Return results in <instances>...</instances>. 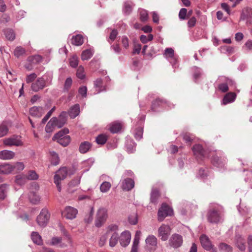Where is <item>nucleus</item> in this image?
<instances>
[{"instance_id":"f257e3e1","label":"nucleus","mask_w":252,"mask_h":252,"mask_svg":"<svg viewBox=\"0 0 252 252\" xmlns=\"http://www.w3.org/2000/svg\"><path fill=\"white\" fill-rule=\"evenodd\" d=\"M106 234L111 235L109 240V246L111 247H115L118 242L120 237L118 233V225L114 224L109 225L106 228Z\"/></svg>"},{"instance_id":"f03ea898","label":"nucleus","mask_w":252,"mask_h":252,"mask_svg":"<svg viewBox=\"0 0 252 252\" xmlns=\"http://www.w3.org/2000/svg\"><path fill=\"white\" fill-rule=\"evenodd\" d=\"M108 217V210L106 208L100 207L97 211L94 220L95 226L100 227L106 222Z\"/></svg>"},{"instance_id":"7ed1b4c3","label":"nucleus","mask_w":252,"mask_h":252,"mask_svg":"<svg viewBox=\"0 0 252 252\" xmlns=\"http://www.w3.org/2000/svg\"><path fill=\"white\" fill-rule=\"evenodd\" d=\"M67 173L68 171L67 168L63 167L61 168L58 171H57L54 176V183L56 184L58 190L59 192H61L62 190L61 182L66 177Z\"/></svg>"},{"instance_id":"20e7f679","label":"nucleus","mask_w":252,"mask_h":252,"mask_svg":"<svg viewBox=\"0 0 252 252\" xmlns=\"http://www.w3.org/2000/svg\"><path fill=\"white\" fill-rule=\"evenodd\" d=\"M50 214L46 208H43L40 211L39 215L37 217L36 221L38 224L42 227H45L49 220Z\"/></svg>"},{"instance_id":"39448f33","label":"nucleus","mask_w":252,"mask_h":252,"mask_svg":"<svg viewBox=\"0 0 252 252\" xmlns=\"http://www.w3.org/2000/svg\"><path fill=\"white\" fill-rule=\"evenodd\" d=\"M173 213L172 209L165 203H163L159 209L158 213V219L162 221L168 216H171Z\"/></svg>"},{"instance_id":"423d86ee","label":"nucleus","mask_w":252,"mask_h":252,"mask_svg":"<svg viewBox=\"0 0 252 252\" xmlns=\"http://www.w3.org/2000/svg\"><path fill=\"white\" fill-rule=\"evenodd\" d=\"M163 56L172 64L173 68H176L178 66L177 58L175 55L174 51L172 48H166Z\"/></svg>"},{"instance_id":"0eeeda50","label":"nucleus","mask_w":252,"mask_h":252,"mask_svg":"<svg viewBox=\"0 0 252 252\" xmlns=\"http://www.w3.org/2000/svg\"><path fill=\"white\" fill-rule=\"evenodd\" d=\"M158 237H159L162 241H165L168 240L170 235V227L168 225L162 224L158 228Z\"/></svg>"},{"instance_id":"6e6552de","label":"nucleus","mask_w":252,"mask_h":252,"mask_svg":"<svg viewBox=\"0 0 252 252\" xmlns=\"http://www.w3.org/2000/svg\"><path fill=\"white\" fill-rule=\"evenodd\" d=\"M192 150L196 158L198 160H202L205 158L209 157L207 152L205 151L200 144L194 145L192 148Z\"/></svg>"},{"instance_id":"1a4fd4ad","label":"nucleus","mask_w":252,"mask_h":252,"mask_svg":"<svg viewBox=\"0 0 252 252\" xmlns=\"http://www.w3.org/2000/svg\"><path fill=\"white\" fill-rule=\"evenodd\" d=\"M3 144L6 146H21L23 143L21 140V137L17 135L5 138L3 140Z\"/></svg>"},{"instance_id":"9d476101","label":"nucleus","mask_w":252,"mask_h":252,"mask_svg":"<svg viewBox=\"0 0 252 252\" xmlns=\"http://www.w3.org/2000/svg\"><path fill=\"white\" fill-rule=\"evenodd\" d=\"M207 220L211 223H217L220 220L221 216L217 210L212 209L208 212Z\"/></svg>"},{"instance_id":"9b49d317","label":"nucleus","mask_w":252,"mask_h":252,"mask_svg":"<svg viewBox=\"0 0 252 252\" xmlns=\"http://www.w3.org/2000/svg\"><path fill=\"white\" fill-rule=\"evenodd\" d=\"M200 241L202 247L206 250H212V252H217L216 249L213 248L209 238L206 235H202L200 237Z\"/></svg>"},{"instance_id":"f8f14e48","label":"nucleus","mask_w":252,"mask_h":252,"mask_svg":"<svg viewBox=\"0 0 252 252\" xmlns=\"http://www.w3.org/2000/svg\"><path fill=\"white\" fill-rule=\"evenodd\" d=\"M182 236L178 234H173L170 237L169 242L170 245L174 248L181 247L183 244Z\"/></svg>"},{"instance_id":"ddd939ff","label":"nucleus","mask_w":252,"mask_h":252,"mask_svg":"<svg viewBox=\"0 0 252 252\" xmlns=\"http://www.w3.org/2000/svg\"><path fill=\"white\" fill-rule=\"evenodd\" d=\"M45 76L39 78L32 84V89L33 91L37 92L42 90L46 86V82L44 79Z\"/></svg>"},{"instance_id":"4468645a","label":"nucleus","mask_w":252,"mask_h":252,"mask_svg":"<svg viewBox=\"0 0 252 252\" xmlns=\"http://www.w3.org/2000/svg\"><path fill=\"white\" fill-rule=\"evenodd\" d=\"M219 79L221 80L222 81L225 82V83L220 84L218 86L219 90H220L221 92L223 93H225L227 92V91L228 90V85H234L235 84V83L234 82V81L224 77H221L219 78Z\"/></svg>"},{"instance_id":"2eb2a0df","label":"nucleus","mask_w":252,"mask_h":252,"mask_svg":"<svg viewBox=\"0 0 252 252\" xmlns=\"http://www.w3.org/2000/svg\"><path fill=\"white\" fill-rule=\"evenodd\" d=\"M131 240V234L129 231L123 232L120 237V243L122 246L126 247L128 245Z\"/></svg>"},{"instance_id":"dca6fc26","label":"nucleus","mask_w":252,"mask_h":252,"mask_svg":"<svg viewBox=\"0 0 252 252\" xmlns=\"http://www.w3.org/2000/svg\"><path fill=\"white\" fill-rule=\"evenodd\" d=\"M78 210L72 207L67 206L63 211L64 216L67 219L72 220L76 218Z\"/></svg>"},{"instance_id":"f3484780","label":"nucleus","mask_w":252,"mask_h":252,"mask_svg":"<svg viewBox=\"0 0 252 252\" xmlns=\"http://www.w3.org/2000/svg\"><path fill=\"white\" fill-rule=\"evenodd\" d=\"M134 186V181L129 178H126L121 180V187L123 190H130Z\"/></svg>"},{"instance_id":"a211bd4d","label":"nucleus","mask_w":252,"mask_h":252,"mask_svg":"<svg viewBox=\"0 0 252 252\" xmlns=\"http://www.w3.org/2000/svg\"><path fill=\"white\" fill-rule=\"evenodd\" d=\"M211 162L212 164L218 167L222 168L226 164V160L224 158H220L218 156H213Z\"/></svg>"},{"instance_id":"6ab92c4d","label":"nucleus","mask_w":252,"mask_h":252,"mask_svg":"<svg viewBox=\"0 0 252 252\" xmlns=\"http://www.w3.org/2000/svg\"><path fill=\"white\" fill-rule=\"evenodd\" d=\"M66 120L67 113L63 111L60 114L58 118L56 117L57 121L55 122V124L57 125V127L58 128L63 127L66 123Z\"/></svg>"},{"instance_id":"aec40b11","label":"nucleus","mask_w":252,"mask_h":252,"mask_svg":"<svg viewBox=\"0 0 252 252\" xmlns=\"http://www.w3.org/2000/svg\"><path fill=\"white\" fill-rule=\"evenodd\" d=\"M44 112L45 110L42 107L33 106L30 109V114L33 117H40Z\"/></svg>"},{"instance_id":"412c9836","label":"nucleus","mask_w":252,"mask_h":252,"mask_svg":"<svg viewBox=\"0 0 252 252\" xmlns=\"http://www.w3.org/2000/svg\"><path fill=\"white\" fill-rule=\"evenodd\" d=\"M67 243L63 242V239L61 237H54L51 239L50 245L57 246L59 245L60 248H65L67 246Z\"/></svg>"},{"instance_id":"4be33fe9","label":"nucleus","mask_w":252,"mask_h":252,"mask_svg":"<svg viewBox=\"0 0 252 252\" xmlns=\"http://www.w3.org/2000/svg\"><path fill=\"white\" fill-rule=\"evenodd\" d=\"M15 156V153L9 150H2L0 152V158L4 160H8L13 158Z\"/></svg>"},{"instance_id":"5701e85b","label":"nucleus","mask_w":252,"mask_h":252,"mask_svg":"<svg viewBox=\"0 0 252 252\" xmlns=\"http://www.w3.org/2000/svg\"><path fill=\"white\" fill-rule=\"evenodd\" d=\"M147 246L155 248L157 245V238L153 235H149L145 240Z\"/></svg>"},{"instance_id":"b1692460","label":"nucleus","mask_w":252,"mask_h":252,"mask_svg":"<svg viewBox=\"0 0 252 252\" xmlns=\"http://www.w3.org/2000/svg\"><path fill=\"white\" fill-rule=\"evenodd\" d=\"M56 121V117H53L48 122L45 128V130L47 133L52 132L57 127V125L55 124Z\"/></svg>"},{"instance_id":"393cba45","label":"nucleus","mask_w":252,"mask_h":252,"mask_svg":"<svg viewBox=\"0 0 252 252\" xmlns=\"http://www.w3.org/2000/svg\"><path fill=\"white\" fill-rule=\"evenodd\" d=\"M236 97V94L235 93H228L223 97V104L225 105L233 102Z\"/></svg>"},{"instance_id":"a878e982","label":"nucleus","mask_w":252,"mask_h":252,"mask_svg":"<svg viewBox=\"0 0 252 252\" xmlns=\"http://www.w3.org/2000/svg\"><path fill=\"white\" fill-rule=\"evenodd\" d=\"M13 171V166L10 164H3L0 165V173L7 174Z\"/></svg>"},{"instance_id":"bb28decb","label":"nucleus","mask_w":252,"mask_h":252,"mask_svg":"<svg viewBox=\"0 0 252 252\" xmlns=\"http://www.w3.org/2000/svg\"><path fill=\"white\" fill-rule=\"evenodd\" d=\"M79 105L76 104L70 108L68 113L70 117L72 119H74L79 115Z\"/></svg>"},{"instance_id":"cd10ccee","label":"nucleus","mask_w":252,"mask_h":252,"mask_svg":"<svg viewBox=\"0 0 252 252\" xmlns=\"http://www.w3.org/2000/svg\"><path fill=\"white\" fill-rule=\"evenodd\" d=\"M9 191L8 185L5 184L0 185V200H3Z\"/></svg>"},{"instance_id":"c85d7f7f","label":"nucleus","mask_w":252,"mask_h":252,"mask_svg":"<svg viewBox=\"0 0 252 252\" xmlns=\"http://www.w3.org/2000/svg\"><path fill=\"white\" fill-rule=\"evenodd\" d=\"M68 133V129L64 128L55 134L53 137V140L54 141H57L58 142V140L60 139V138H62L63 137L67 136V134Z\"/></svg>"},{"instance_id":"c756f323","label":"nucleus","mask_w":252,"mask_h":252,"mask_svg":"<svg viewBox=\"0 0 252 252\" xmlns=\"http://www.w3.org/2000/svg\"><path fill=\"white\" fill-rule=\"evenodd\" d=\"M29 198L30 202L34 204H37L39 203L40 197L34 191H31L29 195Z\"/></svg>"},{"instance_id":"7c9ffc66","label":"nucleus","mask_w":252,"mask_h":252,"mask_svg":"<svg viewBox=\"0 0 252 252\" xmlns=\"http://www.w3.org/2000/svg\"><path fill=\"white\" fill-rule=\"evenodd\" d=\"M94 85L96 89V94L105 90V88L102 85V81L100 78H98L94 81Z\"/></svg>"},{"instance_id":"2f4dec72","label":"nucleus","mask_w":252,"mask_h":252,"mask_svg":"<svg viewBox=\"0 0 252 252\" xmlns=\"http://www.w3.org/2000/svg\"><path fill=\"white\" fill-rule=\"evenodd\" d=\"M72 44L79 46L83 43V38L81 35L77 34L72 37L71 39Z\"/></svg>"},{"instance_id":"473e14b6","label":"nucleus","mask_w":252,"mask_h":252,"mask_svg":"<svg viewBox=\"0 0 252 252\" xmlns=\"http://www.w3.org/2000/svg\"><path fill=\"white\" fill-rule=\"evenodd\" d=\"M31 238L34 243L38 245L42 243L41 236L37 232H33L31 234Z\"/></svg>"},{"instance_id":"72a5a7b5","label":"nucleus","mask_w":252,"mask_h":252,"mask_svg":"<svg viewBox=\"0 0 252 252\" xmlns=\"http://www.w3.org/2000/svg\"><path fill=\"white\" fill-rule=\"evenodd\" d=\"M91 146V144L89 142H84L82 143L79 146V151L81 153L85 154L89 151Z\"/></svg>"},{"instance_id":"f704fd0d","label":"nucleus","mask_w":252,"mask_h":252,"mask_svg":"<svg viewBox=\"0 0 252 252\" xmlns=\"http://www.w3.org/2000/svg\"><path fill=\"white\" fill-rule=\"evenodd\" d=\"M51 156V162L52 164L57 165L59 164L60 158L58 155L55 152L52 151L50 152Z\"/></svg>"},{"instance_id":"c9c22d12","label":"nucleus","mask_w":252,"mask_h":252,"mask_svg":"<svg viewBox=\"0 0 252 252\" xmlns=\"http://www.w3.org/2000/svg\"><path fill=\"white\" fill-rule=\"evenodd\" d=\"M166 101L159 98L156 99L155 101L152 102V109L153 111H156L158 107L162 106L164 104L166 103Z\"/></svg>"},{"instance_id":"e433bc0d","label":"nucleus","mask_w":252,"mask_h":252,"mask_svg":"<svg viewBox=\"0 0 252 252\" xmlns=\"http://www.w3.org/2000/svg\"><path fill=\"white\" fill-rule=\"evenodd\" d=\"M28 61L32 63L36 64L42 62V57L40 55H36L29 57L28 58Z\"/></svg>"},{"instance_id":"4c0bfd02","label":"nucleus","mask_w":252,"mask_h":252,"mask_svg":"<svg viewBox=\"0 0 252 252\" xmlns=\"http://www.w3.org/2000/svg\"><path fill=\"white\" fill-rule=\"evenodd\" d=\"M122 128V125L120 123H114L111 124L110 130L112 133H117Z\"/></svg>"},{"instance_id":"58836bf2","label":"nucleus","mask_w":252,"mask_h":252,"mask_svg":"<svg viewBox=\"0 0 252 252\" xmlns=\"http://www.w3.org/2000/svg\"><path fill=\"white\" fill-rule=\"evenodd\" d=\"M159 195V192L157 189H153L151 193V202L157 203Z\"/></svg>"},{"instance_id":"ea45409f","label":"nucleus","mask_w":252,"mask_h":252,"mask_svg":"<svg viewBox=\"0 0 252 252\" xmlns=\"http://www.w3.org/2000/svg\"><path fill=\"white\" fill-rule=\"evenodd\" d=\"M6 37L9 40H13L15 36L13 31L11 29H6L4 31Z\"/></svg>"},{"instance_id":"a19ab883","label":"nucleus","mask_w":252,"mask_h":252,"mask_svg":"<svg viewBox=\"0 0 252 252\" xmlns=\"http://www.w3.org/2000/svg\"><path fill=\"white\" fill-rule=\"evenodd\" d=\"M251 14H252V9L249 7H246L243 11L241 19L244 20L250 16Z\"/></svg>"},{"instance_id":"79ce46f5","label":"nucleus","mask_w":252,"mask_h":252,"mask_svg":"<svg viewBox=\"0 0 252 252\" xmlns=\"http://www.w3.org/2000/svg\"><path fill=\"white\" fill-rule=\"evenodd\" d=\"M107 140V136L105 134H101L96 137V142L98 144L103 145Z\"/></svg>"},{"instance_id":"37998d69","label":"nucleus","mask_w":252,"mask_h":252,"mask_svg":"<svg viewBox=\"0 0 252 252\" xmlns=\"http://www.w3.org/2000/svg\"><path fill=\"white\" fill-rule=\"evenodd\" d=\"M8 128L5 122L0 125V137H2L7 133Z\"/></svg>"},{"instance_id":"c03bdc74","label":"nucleus","mask_w":252,"mask_h":252,"mask_svg":"<svg viewBox=\"0 0 252 252\" xmlns=\"http://www.w3.org/2000/svg\"><path fill=\"white\" fill-rule=\"evenodd\" d=\"M93 56V52L90 49H87L84 51L81 55V59L82 60H88Z\"/></svg>"},{"instance_id":"a18cd8bd","label":"nucleus","mask_w":252,"mask_h":252,"mask_svg":"<svg viewBox=\"0 0 252 252\" xmlns=\"http://www.w3.org/2000/svg\"><path fill=\"white\" fill-rule=\"evenodd\" d=\"M94 213V208L91 207L89 214L87 215L84 219V221L87 223L91 222L93 220V215Z\"/></svg>"},{"instance_id":"49530a36","label":"nucleus","mask_w":252,"mask_h":252,"mask_svg":"<svg viewBox=\"0 0 252 252\" xmlns=\"http://www.w3.org/2000/svg\"><path fill=\"white\" fill-rule=\"evenodd\" d=\"M111 184L108 182H103L100 185V190L102 192H106L110 189Z\"/></svg>"},{"instance_id":"de8ad7c7","label":"nucleus","mask_w":252,"mask_h":252,"mask_svg":"<svg viewBox=\"0 0 252 252\" xmlns=\"http://www.w3.org/2000/svg\"><path fill=\"white\" fill-rule=\"evenodd\" d=\"M134 137L137 140H140L142 138L143 129L141 127H139L134 129L133 131Z\"/></svg>"},{"instance_id":"09e8293b","label":"nucleus","mask_w":252,"mask_h":252,"mask_svg":"<svg viewBox=\"0 0 252 252\" xmlns=\"http://www.w3.org/2000/svg\"><path fill=\"white\" fill-rule=\"evenodd\" d=\"M70 142V137L69 136L63 137L58 140V143L62 146L65 147L67 146Z\"/></svg>"},{"instance_id":"8fccbe9b","label":"nucleus","mask_w":252,"mask_h":252,"mask_svg":"<svg viewBox=\"0 0 252 252\" xmlns=\"http://www.w3.org/2000/svg\"><path fill=\"white\" fill-rule=\"evenodd\" d=\"M25 53V50L21 46L17 47L14 51V55L17 58L23 55Z\"/></svg>"},{"instance_id":"3c124183","label":"nucleus","mask_w":252,"mask_h":252,"mask_svg":"<svg viewBox=\"0 0 252 252\" xmlns=\"http://www.w3.org/2000/svg\"><path fill=\"white\" fill-rule=\"evenodd\" d=\"M139 12L140 14V20L142 22L146 21L148 18V14L147 11L145 9H139Z\"/></svg>"},{"instance_id":"603ef678","label":"nucleus","mask_w":252,"mask_h":252,"mask_svg":"<svg viewBox=\"0 0 252 252\" xmlns=\"http://www.w3.org/2000/svg\"><path fill=\"white\" fill-rule=\"evenodd\" d=\"M219 248L220 250L223 251V252H232V248L230 246L227 245V244L222 243H220L219 246Z\"/></svg>"},{"instance_id":"864d4df0","label":"nucleus","mask_w":252,"mask_h":252,"mask_svg":"<svg viewBox=\"0 0 252 252\" xmlns=\"http://www.w3.org/2000/svg\"><path fill=\"white\" fill-rule=\"evenodd\" d=\"M61 231L65 237L64 240H65L66 243L67 244H70L71 242L70 236L67 231L63 227H61Z\"/></svg>"},{"instance_id":"5fc2aeb1","label":"nucleus","mask_w":252,"mask_h":252,"mask_svg":"<svg viewBox=\"0 0 252 252\" xmlns=\"http://www.w3.org/2000/svg\"><path fill=\"white\" fill-rule=\"evenodd\" d=\"M12 165L13 166V171H15L16 172L23 170L25 167L23 163L21 162H18Z\"/></svg>"},{"instance_id":"6e6d98bb","label":"nucleus","mask_w":252,"mask_h":252,"mask_svg":"<svg viewBox=\"0 0 252 252\" xmlns=\"http://www.w3.org/2000/svg\"><path fill=\"white\" fill-rule=\"evenodd\" d=\"M208 172L207 169L200 168L198 171L197 177L201 179H204L208 176Z\"/></svg>"},{"instance_id":"4d7b16f0","label":"nucleus","mask_w":252,"mask_h":252,"mask_svg":"<svg viewBox=\"0 0 252 252\" xmlns=\"http://www.w3.org/2000/svg\"><path fill=\"white\" fill-rule=\"evenodd\" d=\"M38 178V176L37 173L33 170H31L29 171L27 175V178L29 180H37Z\"/></svg>"},{"instance_id":"13d9d810","label":"nucleus","mask_w":252,"mask_h":252,"mask_svg":"<svg viewBox=\"0 0 252 252\" xmlns=\"http://www.w3.org/2000/svg\"><path fill=\"white\" fill-rule=\"evenodd\" d=\"M70 65L72 67H76L78 64V61L77 56H73L69 59Z\"/></svg>"},{"instance_id":"bf43d9fd","label":"nucleus","mask_w":252,"mask_h":252,"mask_svg":"<svg viewBox=\"0 0 252 252\" xmlns=\"http://www.w3.org/2000/svg\"><path fill=\"white\" fill-rule=\"evenodd\" d=\"M76 76L77 77L80 79H83L85 77V74L84 73V68L81 66H80L77 70L76 72Z\"/></svg>"},{"instance_id":"052dcab7","label":"nucleus","mask_w":252,"mask_h":252,"mask_svg":"<svg viewBox=\"0 0 252 252\" xmlns=\"http://www.w3.org/2000/svg\"><path fill=\"white\" fill-rule=\"evenodd\" d=\"M131 10H132V6H131V4L128 2H125V4H124V12L127 14H128L130 13V12L131 11Z\"/></svg>"},{"instance_id":"680f3d73","label":"nucleus","mask_w":252,"mask_h":252,"mask_svg":"<svg viewBox=\"0 0 252 252\" xmlns=\"http://www.w3.org/2000/svg\"><path fill=\"white\" fill-rule=\"evenodd\" d=\"M72 81L71 78H67L64 83V90L68 91L72 85Z\"/></svg>"},{"instance_id":"e2e57ef3","label":"nucleus","mask_w":252,"mask_h":252,"mask_svg":"<svg viewBox=\"0 0 252 252\" xmlns=\"http://www.w3.org/2000/svg\"><path fill=\"white\" fill-rule=\"evenodd\" d=\"M187 10L185 8L181 9L179 13V17L180 20H185L187 15Z\"/></svg>"},{"instance_id":"0e129e2a","label":"nucleus","mask_w":252,"mask_h":252,"mask_svg":"<svg viewBox=\"0 0 252 252\" xmlns=\"http://www.w3.org/2000/svg\"><path fill=\"white\" fill-rule=\"evenodd\" d=\"M141 235V232L139 230L136 231L135 232L133 243L136 244H139Z\"/></svg>"},{"instance_id":"69168bd1","label":"nucleus","mask_w":252,"mask_h":252,"mask_svg":"<svg viewBox=\"0 0 252 252\" xmlns=\"http://www.w3.org/2000/svg\"><path fill=\"white\" fill-rule=\"evenodd\" d=\"M137 217L135 215H130L128 217V221L132 225H135L137 223Z\"/></svg>"},{"instance_id":"338daca9","label":"nucleus","mask_w":252,"mask_h":252,"mask_svg":"<svg viewBox=\"0 0 252 252\" xmlns=\"http://www.w3.org/2000/svg\"><path fill=\"white\" fill-rule=\"evenodd\" d=\"M36 77L37 75L34 73H32L28 75L26 78V82L27 83L32 82L36 78Z\"/></svg>"},{"instance_id":"774afa93","label":"nucleus","mask_w":252,"mask_h":252,"mask_svg":"<svg viewBox=\"0 0 252 252\" xmlns=\"http://www.w3.org/2000/svg\"><path fill=\"white\" fill-rule=\"evenodd\" d=\"M15 182L17 184L22 185L25 184L26 182V178L24 177H22L20 175H18L16 177Z\"/></svg>"}]
</instances>
